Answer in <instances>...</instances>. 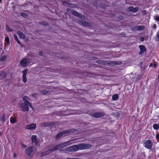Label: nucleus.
I'll return each mask as SVG.
<instances>
[{"mask_svg":"<svg viewBox=\"0 0 159 159\" xmlns=\"http://www.w3.org/2000/svg\"><path fill=\"white\" fill-rule=\"evenodd\" d=\"M72 143L71 141H68L66 142L63 143H62L59 145H57L51 149V151H54L57 149H59L60 148L64 147L70 145Z\"/></svg>","mask_w":159,"mask_h":159,"instance_id":"nucleus-1","label":"nucleus"},{"mask_svg":"<svg viewBox=\"0 0 159 159\" xmlns=\"http://www.w3.org/2000/svg\"><path fill=\"white\" fill-rule=\"evenodd\" d=\"M75 129H70L68 130H65L58 134L56 137V139H58L61 136H65L68 133H73L75 132Z\"/></svg>","mask_w":159,"mask_h":159,"instance_id":"nucleus-2","label":"nucleus"},{"mask_svg":"<svg viewBox=\"0 0 159 159\" xmlns=\"http://www.w3.org/2000/svg\"><path fill=\"white\" fill-rule=\"evenodd\" d=\"M29 107H31L30 103L29 104L22 102L20 104V107L22 108V111H28L29 110Z\"/></svg>","mask_w":159,"mask_h":159,"instance_id":"nucleus-3","label":"nucleus"},{"mask_svg":"<svg viewBox=\"0 0 159 159\" xmlns=\"http://www.w3.org/2000/svg\"><path fill=\"white\" fill-rule=\"evenodd\" d=\"M78 150H84L90 148L91 145L87 144H80L77 145Z\"/></svg>","mask_w":159,"mask_h":159,"instance_id":"nucleus-4","label":"nucleus"},{"mask_svg":"<svg viewBox=\"0 0 159 159\" xmlns=\"http://www.w3.org/2000/svg\"><path fill=\"white\" fill-rule=\"evenodd\" d=\"M78 148L77 145H74L72 146L66 148L65 149V150L68 152H76L78 151Z\"/></svg>","mask_w":159,"mask_h":159,"instance_id":"nucleus-5","label":"nucleus"},{"mask_svg":"<svg viewBox=\"0 0 159 159\" xmlns=\"http://www.w3.org/2000/svg\"><path fill=\"white\" fill-rule=\"evenodd\" d=\"M70 12L73 14L74 15L76 16H77L79 18L82 19H84L85 18V17L82 14L79 13L78 12L74 10H71Z\"/></svg>","mask_w":159,"mask_h":159,"instance_id":"nucleus-6","label":"nucleus"},{"mask_svg":"<svg viewBox=\"0 0 159 159\" xmlns=\"http://www.w3.org/2000/svg\"><path fill=\"white\" fill-rule=\"evenodd\" d=\"M144 146L146 148L150 149L151 148L152 145V142L149 140H146L144 143Z\"/></svg>","mask_w":159,"mask_h":159,"instance_id":"nucleus-7","label":"nucleus"},{"mask_svg":"<svg viewBox=\"0 0 159 159\" xmlns=\"http://www.w3.org/2000/svg\"><path fill=\"white\" fill-rule=\"evenodd\" d=\"M34 150V147L31 146L29 147L26 149V152L27 154L30 156L33 153Z\"/></svg>","mask_w":159,"mask_h":159,"instance_id":"nucleus-8","label":"nucleus"},{"mask_svg":"<svg viewBox=\"0 0 159 159\" xmlns=\"http://www.w3.org/2000/svg\"><path fill=\"white\" fill-rule=\"evenodd\" d=\"M78 23L80 25L84 26H90V23H89L86 22L84 20H80L78 22Z\"/></svg>","mask_w":159,"mask_h":159,"instance_id":"nucleus-9","label":"nucleus"},{"mask_svg":"<svg viewBox=\"0 0 159 159\" xmlns=\"http://www.w3.org/2000/svg\"><path fill=\"white\" fill-rule=\"evenodd\" d=\"M36 124H33L27 125L25 126V128L27 129H34L36 128Z\"/></svg>","mask_w":159,"mask_h":159,"instance_id":"nucleus-10","label":"nucleus"},{"mask_svg":"<svg viewBox=\"0 0 159 159\" xmlns=\"http://www.w3.org/2000/svg\"><path fill=\"white\" fill-rule=\"evenodd\" d=\"M104 115L103 113L98 112H95L92 114V116L96 118H100L102 117Z\"/></svg>","mask_w":159,"mask_h":159,"instance_id":"nucleus-11","label":"nucleus"},{"mask_svg":"<svg viewBox=\"0 0 159 159\" xmlns=\"http://www.w3.org/2000/svg\"><path fill=\"white\" fill-rule=\"evenodd\" d=\"M28 60L26 58H23L20 61V63L21 65L22 66H25L27 63Z\"/></svg>","mask_w":159,"mask_h":159,"instance_id":"nucleus-12","label":"nucleus"},{"mask_svg":"<svg viewBox=\"0 0 159 159\" xmlns=\"http://www.w3.org/2000/svg\"><path fill=\"white\" fill-rule=\"evenodd\" d=\"M27 70H24L23 72V81L24 83L26 82L27 79L26 78V75L27 73Z\"/></svg>","mask_w":159,"mask_h":159,"instance_id":"nucleus-13","label":"nucleus"},{"mask_svg":"<svg viewBox=\"0 0 159 159\" xmlns=\"http://www.w3.org/2000/svg\"><path fill=\"white\" fill-rule=\"evenodd\" d=\"M128 10L129 11H132L133 12H135L138 11L139 8L138 7L134 8L133 7L131 6L128 7Z\"/></svg>","mask_w":159,"mask_h":159,"instance_id":"nucleus-14","label":"nucleus"},{"mask_svg":"<svg viewBox=\"0 0 159 159\" xmlns=\"http://www.w3.org/2000/svg\"><path fill=\"white\" fill-rule=\"evenodd\" d=\"M139 47L140 49L139 54L141 55L146 51V48L144 46L142 45H140Z\"/></svg>","mask_w":159,"mask_h":159,"instance_id":"nucleus-15","label":"nucleus"},{"mask_svg":"<svg viewBox=\"0 0 159 159\" xmlns=\"http://www.w3.org/2000/svg\"><path fill=\"white\" fill-rule=\"evenodd\" d=\"M31 140L32 142L34 143L36 145L38 143L37 138L36 135H33L31 137Z\"/></svg>","mask_w":159,"mask_h":159,"instance_id":"nucleus-16","label":"nucleus"},{"mask_svg":"<svg viewBox=\"0 0 159 159\" xmlns=\"http://www.w3.org/2000/svg\"><path fill=\"white\" fill-rule=\"evenodd\" d=\"M54 125V123H44L42 124L41 126H49L52 127Z\"/></svg>","mask_w":159,"mask_h":159,"instance_id":"nucleus-17","label":"nucleus"},{"mask_svg":"<svg viewBox=\"0 0 159 159\" xmlns=\"http://www.w3.org/2000/svg\"><path fill=\"white\" fill-rule=\"evenodd\" d=\"M17 34L20 39H24V38L25 35L21 32L18 31L17 32Z\"/></svg>","mask_w":159,"mask_h":159,"instance_id":"nucleus-18","label":"nucleus"},{"mask_svg":"<svg viewBox=\"0 0 159 159\" xmlns=\"http://www.w3.org/2000/svg\"><path fill=\"white\" fill-rule=\"evenodd\" d=\"M28 98L27 96H25L23 97V101L24 103H30L28 101Z\"/></svg>","mask_w":159,"mask_h":159,"instance_id":"nucleus-19","label":"nucleus"},{"mask_svg":"<svg viewBox=\"0 0 159 159\" xmlns=\"http://www.w3.org/2000/svg\"><path fill=\"white\" fill-rule=\"evenodd\" d=\"M5 45H7L10 44L9 39L8 37H5Z\"/></svg>","mask_w":159,"mask_h":159,"instance_id":"nucleus-20","label":"nucleus"},{"mask_svg":"<svg viewBox=\"0 0 159 159\" xmlns=\"http://www.w3.org/2000/svg\"><path fill=\"white\" fill-rule=\"evenodd\" d=\"M155 40L156 41H159V29L157 32V34L155 38Z\"/></svg>","mask_w":159,"mask_h":159,"instance_id":"nucleus-21","label":"nucleus"},{"mask_svg":"<svg viewBox=\"0 0 159 159\" xmlns=\"http://www.w3.org/2000/svg\"><path fill=\"white\" fill-rule=\"evenodd\" d=\"M10 121L12 123H15L16 121V118L15 117H11Z\"/></svg>","mask_w":159,"mask_h":159,"instance_id":"nucleus-22","label":"nucleus"},{"mask_svg":"<svg viewBox=\"0 0 159 159\" xmlns=\"http://www.w3.org/2000/svg\"><path fill=\"white\" fill-rule=\"evenodd\" d=\"M153 127L154 129L157 130L159 129V124H154L153 125Z\"/></svg>","mask_w":159,"mask_h":159,"instance_id":"nucleus-23","label":"nucleus"},{"mask_svg":"<svg viewBox=\"0 0 159 159\" xmlns=\"http://www.w3.org/2000/svg\"><path fill=\"white\" fill-rule=\"evenodd\" d=\"M118 98V95L117 94L114 95L112 98V99L114 101L117 100Z\"/></svg>","mask_w":159,"mask_h":159,"instance_id":"nucleus-24","label":"nucleus"},{"mask_svg":"<svg viewBox=\"0 0 159 159\" xmlns=\"http://www.w3.org/2000/svg\"><path fill=\"white\" fill-rule=\"evenodd\" d=\"M6 76V73L5 72H2L1 73L0 77H2L3 78H5Z\"/></svg>","mask_w":159,"mask_h":159,"instance_id":"nucleus-25","label":"nucleus"},{"mask_svg":"<svg viewBox=\"0 0 159 159\" xmlns=\"http://www.w3.org/2000/svg\"><path fill=\"white\" fill-rule=\"evenodd\" d=\"M14 39L17 42L20 44V42L19 40L18 37L16 35H14Z\"/></svg>","mask_w":159,"mask_h":159,"instance_id":"nucleus-26","label":"nucleus"},{"mask_svg":"<svg viewBox=\"0 0 159 159\" xmlns=\"http://www.w3.org/2000/svg\"><path fill=\"white\" fill-rule=\"evenodd\" d=\"M7 58L6 56H1L0 58V60L1 61H3L5 60Z\"/></svg>","mask_w":159,"mask_h":159,"instance_id":"nucleus-27","label":"nucleus"},{"mask_svg":"<svg viewBox=\"0 0 159 159\" xmlns=\"http://www.w3.org/2000/svg\"><path fill=\"white\" fill-rule=\"evenodd\" d=\"M136 28L138 30H142L144 29V27L143 26H138L136 27Z\"/></svg>","mask_w":159,"mask_h":159,"instance_id":"nucleus-28","label":"nucleus"},{"mask_svg":"<svg viewBox=\"0 0 159 159\" xmlns=\"http://www.w3.org/2000/svg\"><path fill=\"white\" fill-rule=\"evenodd\" d=\"M6 30L7 31H11V30L10 29L9 27L7 25H6Z\"/></svg>","mask_w":159,"mask_h":159,"instance_id":"nucleus-29","label":"nucleus"},{"mask_svg":"<svg viewBox=\"0 0 159 159\" xmlns=\"http://www.w3.org/2000/svg\"><path fill=\"white\" fill-rule=\"evenodd\" d=\"M41 93L42 94H45L47 93V91L46 90H43L41 91Z\"/></svg>","mask_w":159,"mask_h":159,"instance_id":"nucleus-30","label":"nucleus"},{"mask_svg":"<svg viewBox=\"0 0 159 159\" xmlns=\"http://www.w3.org/2000/svg\"><path fill=\"white\" fill-rule=\"evenodd\" d=\"M20 15L21 16L24 17H25L26 16V15L25 14L23 13H21L20 14Z\"/></svg>","mask_w":159,"mask_h":159,"instance_id":"nucleus-31","label":"nucleus"},{"mask_svg":"<svg viewBox=\"0 0 159 159\" xmlns=\"http://www.w3.org/2000/svg\"><path fill=\"white\" fill-rule=\"evenodd\" d=\"M156 138L157 139H159V132L158 134H157L156 135Z\"/></svg>","mask_w":159,"mask_h":159,"instance_id":"nucleus-32","label":"nucleus"},{"mask_svg":"<svg viewBox=\"0 0 159 159\" xmlns=\"http://www.w3.org/2000/svg\"><path fill=\"white\" fill-rule=\"evenodd\" d=\"M21 146L22 147L24 148H26V146L24 144H22Z\"/></svg>","mask_w":159,"mask_h":159,"instance_id":"nucleus-33","label":"nucleus"},{"mask_svg":"<svg viewBox=\"0 0 159 159\" xmlns=\"http://www.w3.org/2000/svg\"><path fill=\"white\" fill-rule=\"evenodd\" d=\"M33 96L34 98H36L37 97V95L36 93L33 94L32 95Z\"/></svg>","mask_w":159,"mask_h":159,"instance_id":"nucleus-34","label":"nucleus"},{"mask_svg":"<svg viewBox=\"0 0 159 159\" xmlns=\"http://www.w3.org/2000/svg\"><path fill=\"white\" fill-rule=\"evenodd\" d=\"M140 40L142 41L143 42L144 40V38L143 37H142L140 39Z\"/></svg>","mask_w":159,"mask_h":159,"instance_id":"nucleus-35","label":"nucleus"},{"mask_svg":"<svg viewBox=\"0 0 159 159\" xmlns=\"http://www.w3.org/2000/svg\"><path fill=\"white\" fill-rule=\"evenodd\" d=\"M157 25L156 24H154L153 25V28L155 29L156 28Z\"/></svg>","mask_w":159,"mask_h":159,"instance_id":"nucleus-36","label":"nucleus"},{"mask_svg":"<svg viewBox=\"0 0 159 159\" xmlns=\"http://www.w3.org/2000/svg\"><path fill=\"white\" fill-rule=\"evenodd\" d=\"M156 20L158 21H159V17L158 16H157L156 17Z\"/></svg>","mask_w":159,"mask_h":159,"instance_id":"nucleus-37","label":"nucleus"},{"mask_svg":"<svg viewBox=\"0 0 159 159\" xmlns=\"http://www.w3.org/2000/svg\"><path fill=\"white\" fill-rule=\"evenodd\" d=\"M97 63H102V61H97Z\"/></svg>","mask_w":159,"mask_h":159,"instance_id":"nucleus-38","label":"nucleus"},{"mask_svg":"<svg viewBox=\"0 0 159 159\" xmlns=\"http://www.w3.org/2000/svg\"><path fill=\"white\" fill-rule=\"evenodd\" d=\"M153 66V64L152 63H151L149 64L150 67H152Z\"/></svg>","mask_w":159,"mask_h":159,"instance_id":"nucleus-39","label":"nucleus"},{"mask_svg":"<svg viewBox=\"0 0 159 159\" xmlns=\"http://www.w3.org/2000/svg\"><path fill=\"white\" fill-rule=\"evenodd\" d=\"M39 54L40 56H42L43 55V53L42 52H40Z\"/></svg>","mask_w":159,"mask_h":159,"instance_id":"nucleus-40","label":"nucleus"},{"mask_svg":"<svg viewBox=\"0 0 159 159\" xmlns=\"http://www.w3.org/2000/svg\"><path fill=\"white\" fill-rule=\"evenodd\" d=\"M154 67H156L157 66V65L156 64H153V66Z\"/></svg>","mask_w":159,"mask_h":159,"instance_id":"nucleus-41","label":"nucleus"},{"mask_svg":"<svg viewBox=\"0 0 159 159\" xmlns=\"http://www.w3.org/2000/svg\"><path fill=\"white\" fill-rule=\"evenodd\" d=\"M4 120H5L4 118H3V117H2V120L3 121H4Z\"/></svg>","mask_w":159,"mask_h":159,"instance_id":"nucleus-42","label":"nucleus"},{"mask_svg":"<svg viewBox=\"0 0 159 159\" xmlns=\"http://www.w3.org/2000/svg\"><path fill=\"white\" fill-rule=\"evenodd\" d=\"M75 159V158H68V159Z\"/></svg>","mask_w":159,"mask_h":159,"instance_id":"nucleus-43","label":"nucleus"},{"mask_svg":"<svg viewBox=\"0 0 159 159\" xmlns=\"http://www.w3.org/2000/svg\"><path fill=\"white\" fill-rule=\"evenodd\" d=\"M67 10L68 11H69V10H68V9H67Z\"/></svg>","mask_w":159,"mask_h":159,"instance_id":"nucleus-44","label":"nucleus"},{"mask_svg":"<svg viewBox=\"0 0 159 159\" xmlns=\"http://www.w3.org/2000/svg\"><path fill=\"white\" fill-rule=\"evenodd\" d=\"M2 0H0V2H1Z\"/></svg>","mask_w":159,"mask_h":159,"instance_id":"nucleus-45","label":"nucleus"}]
</instances>
